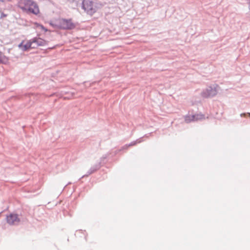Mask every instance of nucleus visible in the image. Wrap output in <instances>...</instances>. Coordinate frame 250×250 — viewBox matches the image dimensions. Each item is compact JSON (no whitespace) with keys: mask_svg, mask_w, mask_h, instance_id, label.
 Masks as SVG:
<instances>
[{"mask_svg":"<svg viewBox=\"0 0 250 250\" xmlns=\"http://www.w3.org/2000/svg\"><path fill=\"white\" fill-rule=\"evenodd\" d=\"M18 6L28 14L37 15L40 12L37 4L32 0H19Z\"/></svg>","mask_w":250,"mask_h":250,"instance_id":"obj_1","label":"nucleus"},{"mask_svg":"<svg viewBox=\"0 0 250 250\" xmlns=\"http://www.w3.org/2000/svg\"><path fill=\"white\" fill-rule=\"evenodd\" d=\"M246 113H241L240 114L241 117H246Z\"/></svg>","mask_w":250,"mask_h":250,"instance_id":"obj_13","label":"nucleus"},{"mask_svg":"<svg viewBox=\"0 0 250 250\" xmlns=\"http://www.w3.org/2000/svg\"><path fill=\"white\" fill-rule=\"evenodd\" d=\"M32 42L36 47L41 46H44L48 44V42L40 38H34L32 39Z\"/></svg>","mask_w":250,"mask_h":250,"instance_id":"obj_7","label":"nucleus"},{"mask_svg":"<svg viewBox=\"0 0 250 250\" xmlns=\"http://www.w3.org/2000/svg\"><path fill=\"white\" fill-rule=\"evenodd\" d=\"M6 15L4 14L3 13H2L1 15V18H3V17H6Z\"/></svg>","mask_w":250,"mask_h":250,"instance_id":"obj_14","label":"nucleus"},{"mask_svg":"<svg viewBox=\"0 0 250 250\" xmlns=\"http://www.w3.org/2000/svg\"><path fill=\"white\" fill-rule=\"evenodd\" d=\"M142 141L141 138L137 140L136 141H133L129 144H126L123 146L122 148L123 149H127L128 147L135 146L137 143H140Z\"/></svg>","mask_w":250,"mask_h":250,"instance_id":"obj_10","label":"nucleus"},{"mask_svg":"<svg viewBox=\"0 0 250 250\" xmlns=\"http://www.w3.org/2000/svg\"><path fill=\"white\" fill-rule=\"evenodd\" d=\"M249 9L250 10V0H249Z\"/></svg>","mask_w":250,"mask_h":250,"instance_id":"obj_15","label":"nucleus"},{"mask_svg":"<svg viewBox=\"0 0 250 250\" xmlns=\"http://www.w3.org/2000/svg\"><path fill=\"white\" fill-rule=\"evenodd\" d=\"M5 0H0V1H4Z\"/></svg>","mask_w":250,"mask_h":250,"instance_id":"obj_18","label":"nucleus"},{"mask_svg":"<svg viewBox=\"0 0 250 250\" xmlns=\"http://www.w3.org/2000/svg\"><path fill=\"white\" fill-rule=\"evenodd\" d=\"M6 221L10 226H18L21 222V218L19 214L12 212L6 215Z\"/></svg>","mask_w":250,"mask_h":250,"instance_id":"obj_5","label":"nucleus"},{"mask_svg":"<svg viewBox=\"0 0 250 250\" xmlns=\"http://www.w3.org/2000/svg\"><path fill=\"white\" fill-rule=\"evenodd\" d=\"M100 168V163H98L97 164H96L95 165H93L89 169V170L87 171V174L85 175H83V177L88 176L93 173H94L95 171L97 170Z\"/></svg>","mask_w":250,"mask_h":250,"instance_id":"obj_8","label":"nucleus"},{"mask_svg":"<svg viewBox=\"0 0 250 250\" xmlns=\"http://www.w3.org/2000/svg\"><path fill=\"white\" fill-rule=\"evenodd\" d=\"M78 3L82 5V8L89 15L93 14L95 9L93 8V2L90 0H75ZM78 5V3L77 4Z\"/></svg>","mask_w":250,"mask_h":250,"instance_id":"obj_2","label":"nucleus"},{"mask_svg":"<svg viewBox=\"0 0 250 250\" xmlns=\"http://www.w3.org/2000/svg\"><path fill=\"white\" fill-rule=\"evenodd\" d=\"M183 18H179V20H183Z\"/></svg>","mask_w":250,"mask_h":250,"instance_id":"obj_17","label":"nucleus"},{"mask_svg":"<svg viewBox=\"0 0 250 250\" xmlns=\"http://www.w3.org/2000/svg\"><path fill=\"white\" fill-rule=\"evenodd\" d=\"M36 46L34 45L33 42H32V39L28 41L27 43L23 46V48H22V50L23 51H25L29 49V48H35Z\"/></svg>","mask_w":250,"mask_h":250,"instance_id":"obj_9","label":"nucleus"},{"mask_svg":"<svg viewBox=\"0 0 250 250\" xmlns=\"http://www.w3.org/2000/svg\"><path fill=\"white\" fill-rule=\"evenodd\" d=\"M248 114H249V116H250V113H248Z\"/></svg>","mask_w":250,"mask_h":250,"instance_id":"obj_19","label":"nucleus"},{"mask_svg":"<svg viewBox=\"0 0 250 250\" xmlns=\"http://www.w3.org/2000/svg\"><path fill=\"white\" fill-rule=\"evenodd\" d=\"M23 42H21V43H20L18 45L19 47L21 48L22 49V48H23Z\"/></svg>","mask_w":250,"mask_h":250,"instance_id":"obj_12","label":"nucleus"},{"mask_svg":"<svg viewBox=\"0 0 250 250\" xmlns=\"http://www.w3.org/2000/svg\"><path fill=\"white\" fill-rule=\"evenodd\" d=\"M39 26L41 27L42 29L44 31H47V29L45 27H44L42 25L40 24Z\"/></svg>","mask_w":250,"mask_h":250,"instance_id":"obj_11","label":"nucleus"},{"mask_svg":"<svg viewBox=\"0 0 250 250\" xmlns=\"http://www.w3.org/2000/svg\"><path fill=\"white\" fill-rule=\"evenodd\" d=\"M217 85H213L203 89L201 93L204 98H209L215 96L217 94Z\"/></svg>","mask_w":250,"mask_h":250,"instance_id":"obj_3","label":"nucleus"},{"mask_svg":"<svg viewBox=\"0 0 250 250\" xmlns=\"http://www.w3.org/2000/svg\"><path fill=\"white\" fill-rule=\"evenodd\" d=\"M58 26L62 29L71 30L75 28L76 25L70 19H61L59 21Z\"/></svg>","mask_w":250,"mask_h":250,"instance_id":"obj_4","label":"nucleus"},{"mask_svg":"<svg viewBox=\"0 0 250 250\" xmlns=\"http://www.w3.org/2000/svg\"><path fill=\"white\" fill-rule=\"evenodd\" d=\"M205 119V116L202 114L194 115H187L185 116V121L187 123H189L192 121H197Z\"/></svg>","mask_w":250,"mask_h":250,"instance_id":"obj_6","label":"nucleus"},{"mask_svg":"<svg viewBox=\"0 0 250 250\" xmlns=\"http://www.w3.org/2000/svg\"><path fill=\"white\" fill-rule=\"evenodd\" d=\"M79 231H82L84 233L85 232V231H83L82 230H80Z\"/></svg>","mask_w":250,"mask_h":250,"instance_id":"obj_16","label":"nucleus"}]
</instances>
